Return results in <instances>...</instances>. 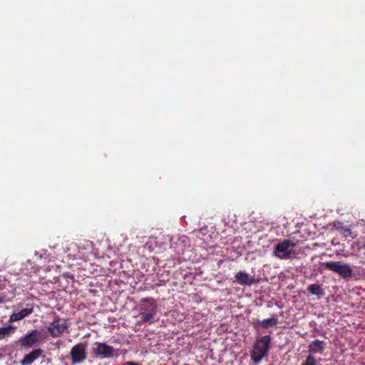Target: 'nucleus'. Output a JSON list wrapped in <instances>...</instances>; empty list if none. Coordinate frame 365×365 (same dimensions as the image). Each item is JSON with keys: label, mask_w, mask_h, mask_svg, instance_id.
<instances>
[{"label": "nucleus", "mask_w": 365, "mask_h": 365, "mask_svg": "<svg viewBox=\"0 0 365 365\" xmlns=\"http://www.w3.org/2000/svg\"><path fill=\"white\" fill-rule=\"evenodd\" d=\"M270 342L271 337L269 335L263 336L256 340L250 352L251 360L255 364H259L267 355Z\"/></svg>", "instance_id": "obj_1"}, {"label": "nucleus", "mask_w": 365, "mask_h": 365, "mask_svg": "<svg viewBox=\"0 0 365 365\" xmlns=\"http://www.w3.org/2000/svg\"><path fill=\"white\" fill-rule=\"evenodd\" d=\"M296 243L289 240H283L274 247V255L281 259H289L294 258L296 251L293 250Z\"/></svg>", "instance_id": "obj_2"}, {"label": "nucleus", "mask_w": 365, "mask_h": 365, "mask_svg": "<svg viewBox=\"0 0 365 365\" xmlns=\"http://www.w3.org/2000/svg\"><path fill=\"white\" fill-rule=\"evenodd\" d=\"M325 269L338 274L343 279H348L353 276L351 267L341 261H330L324 262Z\"/></svg>", "instance_id": "obj_3"}, {"label": "nucleus", "mask_w": 365, "mask_h": 365, "mask_svg": "<svg viewBox=\"0 0 365 365\" xmlns=\"http://www.w3.org/2000/svg\"><path fill=\"white\" fill-rule=\"evenodd\" d=\"M69 327L67 320L61 318L59 316H54V319L48 326L47 330L53 338H57L61 336Z\"/></svg>", "instance_id": "obj_4"}, {"label": "nucleus", "mask_w": 365, "mask_h": 365, "mask_svg": "<svg viewBox=\"0 0 365 365\" xmlns=\"http://www.w3.org/2000/svg\"><path fill=\"white\" fill-rule=\"evenodd\" d=\"M115 349L106 343L96 342L92 347V354L94 357L101 359L113 358L118 354H115Z\"/></svg>", "instance_id": "obj_5"}, {"label": "nucleus", "mask_w": 365, "mask_h": 365, "mask_svg": "<svg viewBox=\"0 0 365 365\" xmlns=\"http://www.w3.org/2000/svg\"><path fill=\"white\" fill-rule=\"evenodd\" d=\"M72 364H81L87 358L86 346L83 343L75 345L70 352Z\"/></svg>", "instance_id": "obj_6"}, {"label": "nucleus", "mask_w": 365, "mask_h": 365, "mask_svg": "<svg viewBox=\"0 0 365 365\" xmlns=\"http://www.w3.org/2000/svg\"><path fill=\"white\" fill-rule=\"evenodd\" d=\"M39 334L40 332L38 330L34 329L28 333L25 336L21 337L19 342L22 347H31L33 345L38 342Z\"/></svg>", "instance_id": "obj_7"}, {"label": "nucleus", "mask_w": 365, "mask_h": 365, "mask_svg": "<svg viewBox=\"0 0 365 365\" xmlns=\"http://www.w3.org/2000/svg\"><path fill=\"white\" fill-rule=\"evenodd\" d=\"M140 312L157 313L158 305L156 300L153 298H143L140 302Z\"/></svg>", "instance_id": "obj_8"}, {"label": "nucleus", "mask_w": 365, "mask_h": 365, "mask_svg": "<svg viewBox=\"0 0 365 365\" xmlns=\"http://www.w3.org/2000/svg\"><path fill=\"white\" fill-rule=\"evenodd\" d=\"M69 245L71 247H68L66 252H69L72 247H77L78 249V254H73V257L76 259H81L84 257V254L81 252V250L91 247V242L88 240H83V242H79L78 243L71 242ZM71 255H72V254L69 253L68 256Z\"/></svg>", "instance_id": "obj_9"}, {"label": "nucleus", "mask_w": 365, "mask_h": 365, "mask_svg": "<svg viewBox=\"0 0 365 365\" xmlns=\"http://www.w3.org/2000/svg\"><path fill=\"white\" fill-rule=\"evenodd\" d=\"M42 354H43V350L41 349H34L29 354L24 356L23 359L20 361V364H21V365H31Z\"/></svg>", "instance_id": "obj_10"}, {"label": "nucleus", "mask_w": 365, "mask_h": 365, "mask_svg": "<svg viewBox=\"0 0 365 365\" xmlns=\"http://www.w3.org/2000/svg\"><path fill=\"white\" fill-rule=\"evenodd\" d=\"M278 324V319L277 317H272L271 318L264 319L262 321H257L253 323V327L255 329H258L259 327L263 329H267L271 327L276 326Z\"/></svg>", "instance_id": "obj_11"}, {"label": "nucleus", "mask_w": 365, "mask_h": 365, "mask_svg": "<svg viewBox=\"0 0 365 365\" xmlns=\"http://www.w3.org/2000/svg\"><path fill=\"white\" fill-rule=\"evenodd\" d=\"M235 279L240 285H251L255 282L253 277H250L247 272L243 271H240L236 274Z\"/></svg>", "instance_id": "obj_12"}, {"label": "nucleus", "mask_w": 365, "mask_h": 365, "mask_svg": "<svg viewBox=\"0 0 365 365\" xmlns=\"http://www.w3.org/2000/svg\"><path fill=\"white\" fill-rule=\"evenodd\" d=\"M325 342L322 340L312 341L308 346L309 351L312 354L322 353L325 349Z\"/></svg>", "instance_id": "obj_13"}, {"label": "nucleus", "mask_w": 365, "mask_h": 365, "mask_svg": "<svg viewBox=\"0 0 365 365\" xmlns=\"http://www.w3.org/2000/svg\"><path fill=\"white\" fill-rule=\"evenodd\" d=\"M33 312V307L23 309L17 313L12 314L10 317L9 322H14L16 321H19L31 314Z\"/></svg>", "instance_id": "obj_14"}, {"label": "nucleus", "mask_w": 365, "mask_h": 365, "mask_svg": "<svg viewBox=\"0 0 365 365\" xmlns=\"http://www.w3.org/2000/svg\"><path fill=\"white\" fill-rule=\"evenodd\" d=\"M157 316V313L153 314V313H145V312H140L139 317L140 318V323L141 324H152L155 321V317Z\"/></svg>", "instance_id": "obj_15"}, {"label": "nucleus", "mask_w": 365, "mask_h": 365, "mask_svg": "<svg viewBox=\"0 0 365 365\" xmlns=\"http://www.w3.org/2000/svg\"><path fill=\"white\" fill-rule=\"evenodd\" d=\"M307 290L310 294L317 297L324 296L325 294L324 289L320 287V285L317 284H312L309 285Z\"/></svg>", "instance_id": "obj_16"}, {"label": "nucleus", "mask_w": 365, "mask_h": 365, "mask_svg": "<svg viewBox=\"0 0 365 365\" xmlns=\"http://www.w3.org/2000/svg\"><path fill=\"white\" fill-rule=\"evenodd\" d=\"M15 331V327L12 325L0 327V340L9 337Z\"/></svg>", "instance_id": "obj_17"}, {"label": "nucleus", "mask_w": 365, "mask_h": 365, "mask_svg": "<svg viewBox=\"0 0 365 365\" xmlns=\"http://www.w3.org/2000/svg\"><path fill=\"white\" fill-rule=\"evenodd\" d=\"M317 360L313 354H309L302 365H317Z\"/></svg>", "instance_id": "obj_18"}, {"label": "nucleus", "mask_w": 365, "mask_h": 365, "mask_svg": "<svg viewBox=\"0 0 365 365\" xmlns=\"http://www.w3.org/2000/svg\"><path fill=\"white\" fill-rule=\"evenodd\" d=\"M122 365H140V364L139 363L135 362V361H126V362H124Z\"/></svg>", "instance_id": "obj_19"}, {"label": "nucleus", "mask_w": 365, "mask_h": 365, "mask_svg": "<svg viewBox=\"0 0 365 365\" xmlns=\"http://www.w3.org/2000/svg\"><path fill=\"white\" fill-rule=\"evenodd\" d=\"M6 300H5V298L4 297H0V304L4 302Z\"/></svg>", "instance_id": "obj_20"}]
</instances>
